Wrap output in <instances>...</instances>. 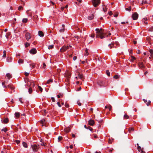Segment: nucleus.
I'll return each instance as SVG.
<instances>
[{"label":"nucleus","mask_w":153,"mask_h":153,"mask_svg":"<svg viewBox=\"0 0 153 153\" xmlns=\"http://www.w3.org/2000/svg\"><path fill=\"white\" fill-rule=\"evenodd\" d=\"M28 92L30 94L31 93L32 90L31 88H30L29 89Z\"/></svg>","instance_id":"37998d69"},{"label":"nucleus","mask_w":153,"mask_h":153,"mask_svg":"<svg viewBox=\"0 0 153 153\" xmlns=\"http://www.w3.org/2000/svg\"><path fill=\"white\" fill-rule=\"evenodd\" d=\"M46 66V65L45 64V63H43V68H45V67Z\"/></svg>","instance_id":"774afa93"},{"label":"nucleus","mask_w":153,"mask_h":153,"mask_svg":"<svg viewBox=\"0 0 153 153\" xmlns=\"http://www.w3.org/2000/svg\"><path fill=\"white\" fill-rule=\"evenodd\" d=\"M108 46H109L110 48H111L113 46V44H109V45H108Z\"/></svg>","instance_id":"a18cd8bd"},{"label":"nucleus","mask_w":153,"mask_h":153,"mask_svg":"<svg viewBox=\"0 0 153 153\" xmlns=\"http://www.w3.org/2000/svg\"><path fill=\"white\" fill-rule=\"evenodd\" d=\"M57 104L58 105V106L59 107H61V106L60 105V102H58L57 103Z\"/></svg>","instance_id":"052dcab7"},{"label":"nucleus","mask_w":153,"mask_h":153,"mask_svg":"<svg viewBox=\"0 0 153 153\" xmlns=\"http://www.w3.org/2000/svg\"><path fill=\"white\" fill-rule=\"evenodd\" d=\"M129 131L130 132L131 131H134V129L133 128H131L129 129Z\"/></svg>","instance_id":"5fc2aeb1"},{"label":"nucleus","mask_w":153,"mask_h":153,"mask_svg":"<svg viewBox=\"0 0 153 153\" xmlns=\"http://www.w3.org/2000/svg\"><path fill=\"white\" fill-rule=\"evenodd\" d=\"M93 5L95 7H97L99 4L100 0H92Z\"/></svg>","instance_id":"7ed1b4c3"},{"label":"nucleus","mask_w":153,"mask_h":153,"mask_svg":"<svg viewBox=\"0 0 153 153\" xmlns=\"http://www.w3.org/2000/svg\"><path fill=\"white\" fill-rule=\"evenodd\" d=\"M15 117H19L20 116V113L16 112L15 114Z\"/></svg>","instance_id":"6ab92c4d"},{"label":"nucleus","mask_w":153,"mask_h":153,"mask_svg":"<svg viewBox=\"0 0 153 153\" xmlns=\"http://www.w3.org/2000/svg\"><path fill=\"white\" fill-rule=\"evenodd\" d=\"M138 65L139 68L141 69H145V68L144 64L143 62H139L138 64Z\"/></svg>","instance_id":"39448f33"},{"label":"nucleus","mask_w":153,"mask_h":153,"mask_svg":"<svg viewBox=\"0 0 153 153\" xmlns=\"http://www.w3.org/2000/svg\"><path fill=\"white\" fill-rule=\"evenodd\" d=\"M16 142L17 144H19V143H20V141L18 140H16Z\"/></svg>","instance_id":"0e129e2a"},{"label":"nucleus","mask_w":153,"mask_h":153,"mask_svg":"<svg viewBox=\"0 0 153 153\" xmlns=\"http://www.w3.org/2000/svg\"><path fill=\"white\" fill-rule=\"evenodd\" d=\"M51 99L53 102H55V100L54 97H51Z\"/></svg>","instance_id":"09e8293b"},{"label":"nucleus","mask_w":153,"mask_h":153,"mask_svg":"<svg viewBox=\"0 0 153 153\" xmlns=\"http://www.w3.org/2000/svg\"><path fill=\"white\" fill-rule=\"evenodd\" d=\"M95 30L96 31V37H99L102 39L105 37L106 34L102 29L96 28Z\"/></svg>","instance_id":"f257e3e1"},{"label":"nucleus","mask_w":153,"mask_h":153,"mask_svg":"<svg viewBox=\"0 0 153 153\" xmlns=\"http://www.w3.org/2000/svg\"><path fill=\"white\" fill-rule=\"evenodd\" d=\"M138 14L136 13H134L132 15L133 19L134 20H136L138 18Z\"/></svg>","instance_id":"423d86ee"},{"label":"nucleus","mask_w":153,"mask_h":153,"mask_svg":"<svg viewBox=\"0 0 153 153\" xmlns=\"http://www.w3.org/2000/svg\"><path fill=\"white\" fill-rule=\"evenodd\" d=\"M12 59L11 57H8L6 59V61L8 62H11L12 61Z\"/></svg>","instance_id":"f8f14e48"},{"label":"nucleus","mask_w":153,"mask_h":153,"mask_svg":"<svg viewBox=\"0 0 153 153\" xmlns=\"http://www.w3.org/2000/svg\"><path fill=\"white\" fill-rule=\"evenodd\" d=\"M38 35L41 37H42L44 36V33L41 31H39L38 32Z\"/></svg>","instance_id":"ddd939ff"},{"label":"nucleus","mask_w":153,"mask_h":153,"mask_svg":"<svg viewBox=\"0 0 153 153\" xmlns=\"http://www.w3.org/2000/svg\"><path fill=\"white\" fill-rule=\"evenodd\" d=\"M25 37L27 40L28 41L31 38V36L29 33H27L25 34Z\"/></svg>","instance_id":"0eeeda50"},{"label":"nucleus","mask_w":153,"mask_h":153,"mask_svg":"<svg viewBox=\"0 0 153 153\" xmlns=\"http://www.w3.org/2000/svg\"><path fill=\"white\" fill-rule=\"evenodd\" d=\"M22 145H23V146L25 147V148H27V143L25 142H23L22 143Z\"/></svg>","instance_id":"4be33fe9"},{"label":"nucleus","mask_w":153,"mask_h":153,"mask_svg":"<svg viewBox=\"0 0 153 153\" xmlns=\"http://www.w3.org/2000/svg\"><path fill=\"white\" fill-rule=\"evenodd\" d=\"M131 9V7H129L128 8H126V10L130 11Z\"/></svg>","instance_id":"e433bc0d"},{"label":"nucleus","mask_w":153,"mask_h":153,"mask_svg":"<svg viewBox=\"0 0 153 153\" xmlns=\"http://www.w3.org/2000/svg\"><path fill=\"white\" fill-rule=\"evenodd\" d=\"M88 129H89L91 131H92V130L93 129L92 128H91V127H88Z\"/></svg>","instance_id":"6e6d98bb"},{"label":"nucleus","mask_w":153,"mask_h":153,"mask_svg":"<svg viewBox=\"0 0 153 153\" xmlns=\"http://www.w3.org/2000/svg\"><path fill=\"white\" fill-rule=\"evenodd\" d=\"M27 18H24L22 20V22L24 23L27 22Z\"/></svg>","instance_id":"393cba45"},{"label":"nucleus","mask_w":153,"mask_h":153,"mask_svg":"<svg viewBox=\"0 0 153 153\" xmlns=\"http://www.w3.org/2000/svg\"><path fill=\"white\" fill-rule=\"evenodd\" d=\"M45 120H42L41 121V123L42 125V126H44V124L45 123Z\"/></svg>","instance_id":"bb28decb"},{"label":"nucleus","mask_w":153,"mask_h":153,"mask_svg":"<svg viewBox=\"0 0 153 153\" xmlns=\"http://www.w3.org/2000/svg\"><path fill=\"white\" fill-rule=\"evenodd\" d=\"M108 14L109 15L111 16L112 14V13L111 11H110L108 12Z\"/></svg>","instance_id":"e2e57ef3"},{"label":"nucleus","mask_w":153,"mask_h":153,"mask_svg":"<svg viewBox=\"0 0 153 153\" xmlns=\"http://www.w3.org/2000/svg\"><path fill=\"white\" fill-rule=\"evenodd\" d=\"M108 108L109 111H111L112 109V106L111 105H109L108 107Z\"/></svg>","instance_id":"3c124183"},{"label":"nucleus","mask_w":153,"mask_h":153,"mask_svg":"<svg viewBox=\"0 0 153 153\" xmlns=\"http://www.w3.org/2000/svg\"><path fill=\"white\" fill-rule=\"evenodd\" d=\"M18 62L19 64H23L24 62L23 60L22 59H20L18 60Z\"/></svg>","instance_id":"a211bd4d"},{"label":"nucleus","mask_w":153,"mask_h":153,"mask_svg":"<svg viewBox=\"0 0 153 153\" xmlns=\"http://www.w3.org/2000/svg\"><path fill=\"white\" fill-rule=\"evenodd\" d=\"M6 51L5 50H4L3 51V57H6Z\"/></svg>","instance_id":"2f4dec72"},{"label":"nucleus","mask_w":153,"mask_h":153,"mask_svg":"<svg viewBox=\"0 0 153 153\" xmlns=\"http://www.w3.org/2000/svg\"><path fill=\"white\" fill-rule=\"evenodd\" d=\"M8 121H9L8 119L7 118H5L4 120L3 121V123H8Z\"/></svg>","instance_id":"2eb2a0df"},{"label":"nucleus","mask_w":153,"mask_h":153,"mask_svg":"<svg viewBox=\"0 0 153 153\" xmlns=\"http://www.w3.org/2000/svg\"><path fill=\"white\" fill-rule=\"evenodd\" d=\"M77 104L79 106H81V103L79 102V101H77Z\"/></svg>","instance_id":"49530a36"},{"label":"nucleus","mask_w":153,"mask_h":153,"mask_svg":"<svg viewBox=\"0 0 153 153\" xmlns=\"http://www.w3.org/2000/svg\"><path fill=\"white\" fill-rule=\"evenodd\" d=\"M2 131H4L5 132H6L7 131V129L5 128H4L2 129L1 130Z\"/></svg>","instance_id":"58836bf2"},{"label":"nucleus","mask_w":153,"mask_h":153,"mask_svg":"<svg viewBox=\"0 0 153 153\" xmlns=\"http://www.w3.org/2000/svg\"><path fill=\"white\" fill-rule=\"evenodd\" d=\"M62 28L59 30V31L60 32H63L64 30L65 25H62Z\"/></svg>","instance_id":"f3484780"},{"label":"nucleus","mask_w":153,"mask_h":153,"mask_svg":"<svg viewBox=\"0 0 153 153\" xmlns=\"http://www.w3.org/2000/svg\"><path fill=\"white\" fill-rule=\"evenodd\" d=\"M30 44L28 43L27 42L25 44V47H27L30 45Z\"/></svg>","instance_id":"f704fd0d"},{"label":"nucleus","mask_w":153,"mask_h":153,"mask_svg":"<svg viewBox=\"0 0 153 153\" xmlns=\"http://www.w3.org/2000/svg\"><path fill=\"white\" fill-rule=\"evenodd\" d=\"M151 103V101L150 100H149L146 103V105L147 106H149Z\"/></svg>","instance_id":"c03bdc74"},{"label":"nucleus","mask_w":153,"mask_h":153,"mask_svg":"<svg viewBox=\"0 0 153 153\" xmlns=\"http://www.w3.org/2000/svg\"><path fill=\"white\" fill-rule=\"evenodd\" d=\"M36 52L37 51L35 48H33L30 51V53L32 54H35Z\"/></svg>","instance_id":"6e6552de"},{"label":"nucleus","mask_w":153,"mask_h":153,"mask_svg":"<svg viewBox=\"0 0 153 153\" xmlns=\"http://www.w3.org/2000/svg\"><path fill=\"white\" fill-rule=\"evenodd\" d=\"M53 45H51L49 46L48 49L49 50L53 49Z\"/></svg>","instance_id":"7c9ffc66"},{"label":"nucleus","mask_w":153,"mask_h":153,"mask_svg":"<svg viewBox=\"0 0 153 153\" xmlns=\"http://www.w3.org/2000/svg\"><path fill=\"white\" fill-rule=\"evenodd\" d=\"M85 55L86 56H88V50L87 49L85 50Z\"/></svg>","instance_id":"ea45409f"},{"label":"nucleus","mask_w":153,"mask_h":153,"mask_svg":"<svg viewBox=\"0 0 153 153\" xmlns=\"http://www.w3.org/2000/svg\"><path fill=\"white\" fill-rule=\"evenodd\" d=\"M149 30L150 31H153V27H152L149 28Z\"/></svg>","instance_id":"864d4df0"},{"label":"nucleus","mask_w":153,"mask_h":153,"mask_svg":"<svg viewBox=\"0 0 153 153\" xmlns=\"http://www.w3.org/2000/svg\"><path fill=\"white\" fill-rule=\"evenodd\" d=\"M118 13H117L116 14L114 15V17H117L118 16Z\"/></svg>","instance_id":"bf43d9fd"},{"label":"nucleus","mask_w":153,"mask_h":153,"mask_svg":"<svg viewBox=\"0 0 153 153\" xmlns=\"http://www.w3.org/2000/svg\"><path fill=\"white\" fill-rule=\"evenodd\" d=\"M62 139V136H59L58 137V140L59 142Z\"/></svg>","instance_id":"c85d7f7f"},{"label":"nucleus","mask_w":153,"mask_h":153,"mask_svg":"<svg viewBox=\"0 0 153 153\" xmlns=\"http://www.w3.org/2000/svg\"><path fill=\"white\" fill-rule=\"evenodd\" d=\"M95 36V35L94 34H91V35L90 36L92 38H94Z\"/></svg>","instance_id":"69168bd1"},{"label":"nucleus","mask_w":153,"mask_h":153,"mask_svg":"<svg viewBox=\"0 0 153 153\" xmlns=\"http://www.w3.org/2000/svg\"><path fill=\"white\" fill-rule=\"evenodd\" d=\"M53 82V79H49L48 80L47 82V84H49L51 82Z\"/></svg>","instance_id":"5701e85b"},{"label":"nucleus","mask_w":153,"mask_h":153,"mask_svg":"<svg viewBox=\"0 0 153 153\" xmlns=\"http://www.w3.org/2000/svg\"><path fill=\"white\" fill-rule=\"evenodd\" d=\"M64 131L66 133H68L70 131V128H66L64 130Z\"/></svg>","instance_id":"4468645a"},{"label":"nucleus","mask_w":153,"mask_h":153,"mask_svg":"<svg viewBox=\"0 0 153 153\" xmlns=\"http://www.w3.org/2000/svg\"><path fill=\"white\" fill-rule=\"evenodd\" d=\"M149 52L150 53L151 55V56H153V50L150 49L149 50Z\"/></svg>","instance_id":"cd10ccee"},{"label":"nucleus","mask_w":153,"mask_h":153,"mask_svg":"<svg viewBox=\"0 0 153 153\" xmlns=\"http://www.w3.org/2000/svg\"><path fill=\"white\" fill-rule=\"evenodd\" d=\"M27 13L28 16H31L32 15V13L31 12H29V10H28L27 11Z\"/></svg>","instance_id":"aec40b11"},{"label":"nucleus","mask_w":153,"mask_h":153,"mask_svg":"<svg viewBox=\"0 0 153 153\" xmlns=\"http://www.w3.org/2000/svg\"><path fill=\"white\" fill-rule=\"evenodd\" d=\"M69 47H71V46H64L62 47V48H61L60 49V51L61 52H64L65 51H66L68 49Z\"/></svg>","instance_id":"20e7f679"},{"label":"nucleus","mask_w":153,"mask_h":153,"mask_svg":"<svg viewBox=\"0 0 153 153\" xmlns=\"http://www.w3.org/2000/svg\"><path fill=\"white\" fill-rule=\"evenodd\" d=\"M38 89L41 92H42V88L39 86H38Z\"/></svg>","instance_id":"473e14b6"},{"label":"nucleus","mask_w":153,"mask_h":153,"mask_svg":"<svg viewBox=\"0 0 153 153\" xmlns=\"http://www.w3.org/2000/svg\"><path fill=\"white\" fill-rule=\"evenodd\" d=\"M77 57L76 56H74L73 57V60L75 61Z\"/></svg>","instance_id":"680f3d73"},{"label":"nucleus","mask_w":153,"mask_h":153,"mask_svg":"<svg viewBox=\"0 0 153 153\" xmlns=\"http://www.w3.org/2000/svg\"><path fill=\"white\" fill-rule=\"evenodd\" d=\"M106 73L107 74V75L108 76H110V72L109 71H108V70H107L106 71Z\"/></svg>","instance_id":"c9c22d12"},{"label":"nucleus","mask_w":153,"mask_h":153,"mask_svg":"<svg viewBox=\"0 0 153 153\" xmlns=\"http://www.w3.org/2000/svg\"><path fill=\"white\" fill-rule=\"evenodd\" d=\"M131 61H134L135 59V58L132 56H131Z\"/></svg>","instance_id":"4c0bfd02"},{"label":"nucleus","mask_w":153,"mask_h":153,"mask_svg":"<svg viewBox=\"0 0 153 153\" xmlns=\"http://www.w3.org/2000/svg\"><path fill=\"white\" fill-rule=\"evenodd\" d=\"M147 20V18H144L143 19V22L146 24H147V23L146 22V21Z\"/></svg>","instance_id":"412c9836"},{"label":"nucleus","mask_w":153,"mask_h":153,"mask_svg":"<svg viewBox=\"0 0 153 153\" xmlns=\"http://www.w3.org/2000/svg\"><path fill=\"white\" fill-rule=\"evenodd\" d=\"M10 35V33H6L5 37L7 38V39L8 38L9 36Z\"/></svg>","instance_id":"b1692460"},{"label":"nucleus","mask_w":153,"mask_h":153,"mask_svg":"<svg viewBox=\"0 0 153 153\" xmlns=\"http://www.w3.org/2000/svg\"><path fill=\"white\" fill-rule=\"evenodd\" d=\"M62 95H63L62 94L60 93V94H59V95H57V97L58 98H60V97L62 96Z\"/></svg>","instance_id":"a19ab883"},{"label":"nucleus","mask_w":153,"mask_h":153,"mask_svg":"<svg viewBox=\"0 0 153 153\" xmlns=\"http://www.w3.org/2000/svg\"><path fill=\"white\" fill-rule=\"evenodd\" d=\"M128 118L129 117L127 114H125L123 116L124 119H128Z\"/></svg>","instance_id":"c756f323"},{"label":"nucleus","mask_w":153,"mask_h":153,"mask_svg":"<svg viewBox=\"0 0 153 153\" xmlns=\"http://www.w3.org/2000/svg\"><path fill=\"white\" fill-rule=\"evenodd\" d=\"M89 124L91 126H93L94 123V121L92 120H89L88 121Z\"/></svg>","instance_id":"9d476101"},{"label":"nucleus","mask_w":153,"mask_h":153,"mask_svg":"<svg viewBox=\"0 0 153 153\" xmlns=\"http://www.w3.org/2000/svg\"><path fill=\"white\" fill-rule=\"evenodd\" d=\"M6 76L8 77V79H10V78L11 77V75L9 74L8 73L6 74Z\"/></svg>","instance_id":"a878e982"},{"label":"nucleus","mask_w":153,"mask_h":153,"mask_svg":"<svg viewBox=\"0 0 153 153\" xmlns=\"http://www.w3.org/2000/svg\"><path fill=\"white\" fill-rule=\"evenodd\" d=\"M97 84L100 87L104 85V82L101 80H99L97 82Z\"/></svg>","instance_id":"1a4fd4ad"},{"label":"nucleus","mask_w":153,"mask_h":153,"mask_svg":"<svg viewBox=\"0 0 153 153\" xmlns=\"http://www.w3.org/2000/svg\"><path fill=\"white\" fill-rule=\"evenodd\" d=\"M137 145L138 146V147H137L138 150L140 152V151H141V147L140 146H138V144H137Z\"/></svg>","instance_id":"72a5a7b5"},{"label":"nucleus","mask_w":153,"mask_h":153,"mask_svg":"<svg viewBox=\"0 0 153 153\" xmlns=\"http://www.w3.org/2000/svg\"><path fill=\"white\" fill-rule=\"evenodd\" d=\"M114 78L115 79H117L119 78V76L117 75H115L114 76Z\"/></svg>","instance_id":"79ce46f5"},{"label":"nucleus","mask_w":153,"mask_h":153,"mask_svg":"<svg viewBox=\"0 0 153 153\" xmlns=\"http://www.w3.org/2000/svg\"><path fill=\"white\" fill-rule=\"evenodd\" d=\"M65 106L67 108H68L69 107V105L68 104H67V103H65Z\"/></svg>","instance_id":"4d7b16f0"},{"label":"nucleus","mask_w":153,"mask_h":153,"mask_svg":"<svg viewBox=\"0 0 153 153\" xmlns=\"http://www.w3.org/2000/svg\"><path fill=\"white\" fill-rule=\"evenodd\" d=\"M146 1H142V4H145V3H146Z\"/></svg>","instance_id":"338daca9"},{"label":"nucleus","mask_w":153,"mask_h":153,"mask_svg":"<svg viewBox=\"0 0 153 153\" xmlns=\"http://www.w3.org/2000/svg\"><path fill=\"white\" fill-rule=\"evenodd\" d=\"M103 10L105 12H106L107 11V10H106V8H105L104 7H103Z\"/></svg>","instance_id":"13d9d810"},{"label":"nucleus","mask_w":153,"mask_h":153,"mask_svg":"<svg viewBox=\"0 0 153 153\" xmlns=\"http://www.w3.org/2000/svg\"><path fill=\"white\" fill-rule=\"evenodd\" d=\"M30 65L32 66V68H33L34 67L35 64L34 63H32V64H30Z\"/></svg>","instance_id":"de8ad7c7"},{"label":"nucleus","mask_w":153,"mask_h":153,"mask_svg":"<svg viewBox=\"0 0 153 153\" xmlns=\"http://www.w3.org/2000/svg\"><path fill=\"white\" fill-rule=\"evenodd\" d=\"M23 9V8H22V6H19V7H18V10H22Z\"/></svg>","instance_id":"603ef678"},{"label":"nucleus","mask_w":153,"mask_h":153,"mask_svg":"<svg viewBox=\"0 0 153 153\" xmlns=\"http://www.w3.org/2000/svg\"><path fill=\"white\" fill-rule=\"evenodd\" d=\"M79 78L80 79H82V75L80 74H78V76L76 77V78L77 79Z\"/></svg>","instance_id":"dca6fc26"},{"label":"nucleus","mask_w":153,"mask_h":153,"mask_svg":"<svg viewBox=\"0 0 153 153\" xmlns=\"http://www.w3.org/2000/svg\"><path fill=\"white\" fill-rule=\"evenodd\" d=\"M8 87L9 88H10V89H11V90H13L14 89V88L13 87H11V86H10V85H8Z\"/></svg>","instance_id":"8fccbe9b"},{"label":"nucleus","mask_w":153,"mask_h":153,"mask_svg":"<svg viewBox=\"0 0 153 153\" xmlns=\"http://www.w3.org/2000/svg\"><path fill=\"white\" fill-rule=\"evenodd\" d=\"M94 15L93 14H92L91 15L89 16L88 17V19L89 20H91V19H92L94 18Z\"/></svg>","instance_id":"9b49d317"},{"label":"nucleus","mask_w":153,"mask_h":153,"mask_svg":"<svg viewBox=\"0 0 153 153\" xmlns=\"http://www.w3.org/2000/svg\"><path fill=\"white\" fill-rule=\"evenodd\" d=\"M31 147L34 152H36L39 149V146L36 144H33L31 146Z\"/></svg>","instance_id":"f03ea898"}]
</instances>
